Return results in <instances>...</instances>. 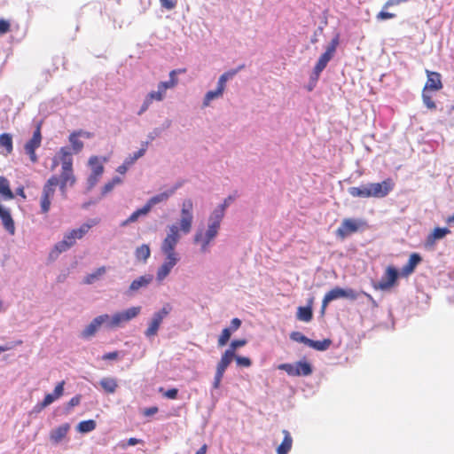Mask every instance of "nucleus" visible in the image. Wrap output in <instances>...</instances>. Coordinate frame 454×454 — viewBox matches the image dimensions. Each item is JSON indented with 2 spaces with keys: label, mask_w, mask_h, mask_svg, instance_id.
<instances>
[{
  "label": "nucleus",
  "mask_w": 454,
  "mask_h": 454,
  "mask_svg": "<svg viewBox=\"0 0 454 454\" xmlns=\"http://www.w3.org/2000/svg\"><path fill=\"white\" fill-rule=\"evenodd\" d=\"M70 429V425L65 423L51 432L50 438L55 443L61 442L67 434Z\"/></svg>",
  "instance_id": "22"
},
{
  "label": "nucleus",
  "mask_w": 454,
  "mask_h": 454,
  "mask_svg": "<svg viewBox=\"0 0 454 454\" xmlns=\"http://www.w3.org/2000/svg\"><path fill=\"white\" fill-rule=\"evenodd\" d=\"M99 385L106 394H114L118 387V381L115 378L105 377L100 380Z\"/></svg>",
  "instance_id": "25"
},
{
  "label": "nucleus",
  "mask_w": 454,
  "mask_h": 454,
  "mask_svg": "<svg viewBox=\"0 0 454 454\" xmlns=\"http://www.w3.org/2000/svg\"><path fill=\"white\" fill-rule=\"evenodd\" d=\"M97 317H102V322H101V325L108 328V329H114V327H112L111 325V320H112V316H109L108 314H103V315H100V316H98Z\"/></svg>",
  "instance_id": "50"
},
{
  "label": "nucleus",
  "mask_w": 454,
  "mask_h": 454,
  "mask_svg": "<svg viewBox=\"0 0 454 454\" xmlns=\"http://www.w3.org/2000/svg\"><path fill=\"white\" fill-rule=\"evenodd\" d=\"M171 306L166 304L160 310L154 313L148 328L145 330V334L146 337L151 338L157 334L162 320L169 314Z\"/></svg>",
  "instance_id": "10"
},
{
  "label": "nucleus",
  "mask_w": 454,
  "mask_h": 454,
  "mask_svg": "<svg viewBox=\"0 0 454 454\" xmlns=\"http://www.w3.org/2000/svg\"><path fill=\"white\" fill-rule=\"evenodd\" d=\"M222 221L219 220V216L209 215L207 229L198 230L194 236V242L200 245V250L202 253L208 251L209 244L217 236Z\"/></svg>",
  "instance_id": "2"
},
{
  "label": "nucleus",
  "mask_w": 454,
  "mask_h": 454,
  "mask_svg": "<svg viewBox=\"0 0 454 454\" xmlns=\"http://www.w3.org/2000/svg\"><path fill=\"white\" fill-rule=\"evenodd\" d=\"M395 15L391 12L381 11L377 14V19L380 20L393 19Z\"/></svg>",
  "instance_id": "54"
},
{
  "label": "nucleus",
  "mask_w": 454,
  "mask_h": 454,
  "mask_svg": "<svg viewBox=\"0 0 454 454\" xmlns=\"http://www.w3.org/2000/svg\"><path fill=\"white\" fill-rule=\"evenodd\" d=\"M395 186V183L391 178H387L381 183L369 184L371 197L384 198L386 197Z\"/></svg>",
  "instance_id": "13"
},
{
  "label": "nucleus",
  "mask_w": 454,
  "mask_h": 454,
  "mask_svg": "<svg viewBox=\"0 0 454 454\" xmlns=\"http://www.w3.org/2000/svg\"><path fill=\"white\" fill-rule=\"evenodd\" d=\"M313 313L310 307H299L297 310V318L303 322H309L312 319Z\"/></svg>",
  "instance_id": "40"
},
{
  "label": "nucleus",
  "mask_w": 454,
  "mask_h": 454,
  "mask_svg": "<svg viewBox=\"0 0 454 454\" xmlns=\"http://www.w3.org/2000/svg\"><path fill=\"white\" fill-rule=\"evenodd\" d=\"M426 74L427 76V80L424 86V90L438 91L442 89L443 85L442 82V75L440 73L426 69Z\"/></svg>",
  "instance_id": "16"
},
{
  "label": "nucleus",
  "mask_w": 454,
  "mask_h": 454,
  "mask_svg": "<svg viewBox=\"0 0 454 454\" xmlns=\"http://www.w3.org/2000/svg\"><path fill=\"white\" fill-rule=\"evenodd\" d=\"M207 450V444H203L195 454H206Z\"/></svg>",
  "instance_id": "64"
},
{
  "label": "nucleus",
  "mask_w": 454,
  "mask_h": 454,
  "mask_svg": "<svg viewBox=\"0 0 454 454\" xmlns=\"http://www.w3.org/2000/svg\"><path fill=\"white\" fill-rule=\"evenodd\" d=\"M150 211L147 209L145 206H144L141 208L137 209L134 211L126 220H124L121 223V227H125L129 225L131 223H135L137 221L138 217L141 215H146Z\"/></svg>",
  "instance_id": "32"
},
{
  "label": "nucleus",
  "mask_w": 454,
  "mask_h": 454,
  "mask_svg": "<svg viewBox=\"0 0 454 454\" xmlns=\"http://www.w3.org/2000/svg\"><path fill=\"white\" fill-rule=\"evenodd\" d=\"M0 195L4 200H12L14 198L9 181L4 176H0Z\"/></svg>",
  "instance_id": "33"
},
{
  "label": "nucleus",
  "mask_w": 454,
  "mask_h": 454,
  "mask_svg": "<svg viewBox=\"0 0 454 454\" xmlns=\"http://www.w3.org/2000/svg\"><path fill=\"white\" fill-rule=\"evenodd\" d=\"M278 369L293 377L309 376L313 372L311 364L306 361H299L295 364H281L278 366Z\"/></svg>",
  "instance_id": "7"
},
{
  "label": "nucleus",
  "mask_w": 454,
  "mask_h": 454,
  "mask_svg": "<svg viewBox=\"0 0 454 454\" xmlns=\"http://www.w3.org/2000/svg\"><path fill=\"white\" fill-rule=\"evenodd\" d=\"M94 224H96L95 222L92 223H83L78 229L72 230L64 236L61 241L55 245L54 249L59 254L68 250L75 244L76 239H81Z\"/></svg>",
  "instance_id": "3"
},
{
  "label": "nucleus",
  "mask_w": 454,
  "mask_h": 454,
  "mask_svg": "<svg viewBox=\"0 0 454 454\" xmlns=\"http://www.w3.org/2000/svg\"><path fill=\"white\" fill-rule=\"evenodd\" d=\"M79 136L76 134L75 131L72 132L69 135L68 140L71 144L70 151L74 154L79 153L83 149V142L79 139Z\"/></svg>",
  "instance_id": "30"
},
{
  "label": "nucleus",
  "mask_w": 454,
  "mask_h": 454,
  "mask_svg": "<svg viewBox=\"0 0 454 454\" xmlns=\"http://www.w3.org/2000/svg\"><path fill=\"white\" fill-rule=\"evenodd\" d=\"M223 374H224L223 372L216 370L215 375V379H214V382H213V387L215 389L219 388L221 381H222V379L223 377Z\"/></svg>",
  "instance_id": "51"
},
{
  "label": "nucleus",
  "mask_w": 454,
  "mask_h": 454,
  "mask_svg": "<svg viewBox=\"0 0 454 454\" xmlns=\"http://www.w3.org/2000/svg\"><path fill=\"white\" fill-rule=\"evenodd\" d=\"M235 355H232L231 351L225 350L224 353L222 355V357L220 361L218 362L216 365V370L221 372H225V370L228 368L231 361L234 359Z\"/></svg>",
  "instance_id": "31"
},
{
  "label": "nucleus",
  "mask_w": 454,
  "mask_h": 454,
  "mask_svg": "<svg viewBox=\"0 0 454 454\" xmlns=\"http://www.w3.org/2000/svg\"><path fill=\"white\" fill-rule=\"evenodd\" d=\"M11 29V25L9 21L0 19V35L6 34Z\"/></svg>",
  "instance_id": "52"
},
{
  "label": "nucleus",
  "mask_w": 454,
  "mask_h": 454,
  "mask_svg": "<svg viewBox=\"0 0 454 454\" xmlns=\"http://www.w3.org/2000/svg\"><path fill=\"white\" fill-rule=\"evenodd\" d=\"M178 260V256H166V261L158 269L157 279L159 281H162L169 274L173 267L177 263Z\"/></svg>",
  "instance_id": "18"
},
{
  "label": "nucleus",
  "mask_w": 454,
  "mask_h": 454,
  "mask_svg": "<svg viewBox=\"0 0 454 454\" xmlns=\"http://www.w3.org/2000/svg\"><path fill=\"white\" fill-rule=\"evenodd\" d=\"M244 67V66H239L237 69H231L225 73H223L218 79V82L223 87H226V82L228 80L233 78L237 73L241 70Z\"/></svg>",
  "instance_id": "43"
},
{
  "label": "nucleus",
  "mask_w": 454,
  "mask_h": 454,
  "mask_svg": "<svg viewBox=\"0 0 454 454\" xmlns=\"http://www.w3.org/2000/svg\"><path fill=\"white\" fill-rule=\"evenodd\" d=\"M137 160V157H135L134 155H130L129 157H128L124 162L129 167L131 166L135 161Z\"/></svg>",
  "instance_id": "63"
},
{
  "label": "nucleus",
  "mask_w": 454,
  "mask_h": 454,
  "mask_svg": "<svg viewBox=\"0 0 454 454\" xmlns=\"http://www.w3.org/2000/svg\"><path fill=\"white\" fill-rule=\"evenodd\" d=\"M128 168H129V166L125 162H123L121 166L118 167L117 172L123 175L126 173Z\"/></svg>",
  "instance_id": "62"
},
{
  "label": "nucleus",
  "mask_w": 454,
  "mask_h": 454,
  "mask_svg": "<svg viewBox=\"0 0 454 454\" xmlns=\"http://www.w3.org/2000/svg\"><path fill=\"white\" fill-rule=\"evenodd\" d=\"M59 164H61V173L59 177L60 180V192L66 196L67 186H73L76 178L73 168V157L69 147H61L58 155L52 160L51 169H54Z\"/></svg>",
  "instance_id": "1"
},
{
  "label": "nucleus",
  "mask_w": 454,
  "mask_h": 454,
  "mask_svg": "<svg viewBox=\"0 0 454 454\" xmlns=\"http://www.w3.org/2000/svg\"><path fill=\"white\" fill-rule=\"evenodd\" d=\"M420 262L421 256L419 254H411L408 260V262L402 269V274L403 276L411 275Z\"/></svg>",
  "instance_id": "23"
},
{
  "label": "nucleus",
  "mask_w": 454,
  "mask_h": 454,
  "mask_svg": "<svg viewBox=\"0 0 454 454\" xmlns=\"http://www.w3.org/2000/svg\"><path fill=\"white\" fill-rule=\"evenodd\" d=\"M180 229L176 224H172L168 228V232L162 241L161 251L166 256H177L175 247L180 239Z\"/></svg>",
  "instance_id": "6"
},
{
  "label": "nucleus",
  "mask_w": 454,
  "mask_h": 454,
  "mask_svg": "<svg viewBox=\"0 0 454 454\" xmlns=\"http://www.w3.org/2000/svg\"><path fill=\"white\" fill-rule=\"evenodd\" d=\"M340 43V35L337 34L330 42L328 46L326 47L325 51L320 56L317 60L313 74L315 75V79H317L321 74V72L325 68L328 62L333 59L336 49Z\"/></svg>",
  "instance_id": "5"
},
{
  "label": "nucleus",
  "mask_w": 454,
  "mask_h": 454,
  "mask_svg": "<svg viewBox=\"0 0 454 454\" xmlns=\"http://www.w3.org/2000/svg\"><path fill=\"white\" fill-rule=\"evenodd\" d=\"M178 389L170 388L163 393V395L168 399H176L177 397Z\"/></svg>",
  "instance_id": "53"
},
{
  "label": "nucleus",
  "mask_w": 454,
  "mask_h": 454,
  "mask_svg": "<svg viewBox=\"0 0 454 454\" xmlns=\"http://www.w3.org/2000/svg\"><path fill=\"white\" fill-rule=\"evenodd\" d=\"M246 344L247 340L245 339L234 340L231 342L230 347L226 350L231 351L232 355H235L236 349L244 347Z\"/></svg>",
  "instance_id": "47"
},
{
  "label": "nucleus",
  "mask_w": 454,
  "mask_h": 454,
  "mask_svg": "<svg viewBox=\"0 0 454 454\" xmlns=\"http://www.w3.org/2000/svg\"><path fill=\"white\" fill-rule=\"evenodd\" d=\"M158 411H159L158 407L153 406V407L145 409L143 413L145 416H152V415L156 414L158 412Z\"/></svg>",
  "instance_id": "59"
},
{
  "label": "nucleus",
  "mask_w": 454,
  "mask_h": 454,
  "mask_svg": "<svg viewBox=\"0 0 454 454\" xmlns=\"http://www.w3.org/2000/svg\"><path fill=\"white\" fill-rule=\"evenodd\" d=\"M241 325V320L239 318H233L231 322V325L229 328H231V332L237 331Z\"/></svg>",
  "instance_id": "56"
},
{
  "label": "nucleus",
  "mask_w": 454,
  "mask_h": 454,
  "mask_svg": "<svg viewBox=\"0 0 454 454\" xmlns=\"http://www.w3.org/2000/svg\"><path fill=\"white\" fill-rule=\"evenodd\" d=\"M89 164L91 167V173L96 176H102L104 172V166L100 163L98 157L92 156L89 160Z\"/></svg>",
  "instance_id": "39"
},
{
  "label": "nucleus",
  "mask_w": 454,
  "mask_h": 454,
  "mask_svg": "<svg viewBox=\"0 0 454 454\" xmlns=\"http://www.w3.org/2000/svg\"><path fill=\"white\" fill-rule=\"evenodd\" d=\"M186 70L183 69H174L169 73V80L167 82H160L158 84V87L166 94L167 90L175 88L178 83V78L176 75L178 74L184 73Z\"/></svg>",
  "instance_id": "20"
},
{
  "label": "nucleus",
  "mask_w": 454,
  "mask_h": 454,
  "mask_svg": "<svg viewBox=\"0 0 454 454\" xmlns=\"http://www.w3.org/2000/svg\"><path fill=\"white\" fill-rule=\"evenodd\" d=\"M340 298H348L351 300H356L357 298V294L353 289H342L340 287H335L327 292L322 301L321 306V313L324 314L328 304L336 299Z\"/></svg>",
  "instance_id": "8"
},
{
  "label": "nucleus",
  "mask_w": 454,
  "mask_h": 454,
  "mask_svg": "<svg viewBox=\"0 0 454 454\" xmlns=\"http://www.w3.org/2000/svg\"><path fill=\"white\" fill-rule=\"evenodd\" d=\"M141 311V308L131 307L124 311L116 312L112 316L111 325L114 328L121 327L124 323L135 318Z\"/></svg>",
  "instance_id": "11"
},
{
  "label": "nucleus",
  "mask_w": 454,
  "mask_h": 454,
  "mask_svg": "<svg viewBox=\"0 0 454 454\" xmlns=\"http://www.w3.org/2000/svg\"><path fill=\"white\" fill-rule=\"evenodd\" d=\"M76 134L81 137H85V138H90L93 137V134L89 132V131H85V130H82V129H79V130H75Z\"/></svg>",
  "instance_id": "60"
},
{
  "label": "nucleus",
  "mask_w": 454,
  "mask_h": 454,
  "mask_svg": "<svg viewBox=\"0 0 454 454\" xmlns=\"http://www.w3.org/2000/svg\"><path fill=\"white\" fill-rule=\"evenodd\" d=\"M106 271V268L105 266L99 267L94 271L87 275L83 280L84 284L90 285L93 284L97 279L102 277Z\"/></svg>",
  "instance_id": "37"
},
{
  "label": "nucleus",
  "mask_w": 454,
  "mask_h": 454,
  "mask_svg": "<svg viewBox=\"0 0 454 454\" xmlns=\"http://www.w3.org/2000/svg\"><path fill=\"white\" fill-rule=\"evenodd\" d=\"M332 344V340L330 339H325L323 340H310L309 343V347L319 350V351H325L329 348V347Z\"/></svg>",
  "instance_id": "38"
},
{
  "label": "nucleus",
  "mask_w": 454,
  "mask_h": 454,
  "mask_svg": "<svg viewBox=\"0 0 454 454\" xmlns=\"http://www.w3.org/2000/svg\"><path fill=\"white\" fill-rule=\"evenodd\" d=\"M153 280V276H141L138 278L133 280L129 286L131 291H137L141 287H145L149 285Z\"/></svg>",
  "instance_id": "34"
},
{
  "label": "nucleus",
  "mask_w": 454,
  "mask_h": 454,
  "mask_svg": "<svg viewBox=\"0 0 454 454\" xmlns=\"http://www.w3.org/2000/svg\"><path fill=\"white\" fill-rule=\"evenodd\" d=\"M192 210V200L191 199L184 200L182 203L181 219L179 222V229L184 234L189 233L192 230L193 221Z\"/></svg>",
  "instance_id": "9"
},
{
  "label": "nucleus",
  "mask_w": 454,
  "mask_h": 454,
  "mask_svg": "<svg viewBox=\"0 0 454 454\" xmlns=\"http://www.w3.org/2000/svg\"><path fill=\"white\" fill-rule=\"evenodd\" d=\"M224 90L225 87L217 82V88L215 90H209L206 93L203 100V106H208L212 100L221 98Z\"/></svg>",
  "instance_id": "26"
},
{
  "label": "nucleus",
  "mask_w": 454,
  "mask_h": 454,
  "mask_svg": "<svg viewBox=\"0 0 454 454\" xmlns=\"http://www.w3.org/2000/svg\"><path fill=\"white\" fill-rule=\"evenodd\" d=\"M60 186V180L56 175L51 176L44 184L40 198V208L42 214H48L51 209V200L55 195L56 186Z\"/></svg>",
  "instance_id": "4"
},
{
  "label": "nucleus",
  "mask_w": 454,
  "mask_h": 454,
  "mask_svg": "<svg viewBox=\"0 0 454 454\" xmlns=\"http://www.w3.org/2000/svg\"><path fill=\"white\" fill-rule=\"evenodd\" d=\"M290 338L294 341L303 343V344L308 345V346H309V340H310V339H309L308 337H306L305 335H303L300 332H293V333H291Z\"/></svg>",
  "instance_id": "45"
},
{
  "label": "nucleus",
  "mask_w": 454,
  "mask_h": 454,
  "mask_svg": "<svg viewBox=\"0 0 454 454\" xmlns=\"http://www.w3.org/2000/svg\"><path fill=\"white\" fill-rule=\"evenodd\" d=\"M165 97L166 94L157 86L156 91L153 90L146 95L137 114L141 115L145 111H147V109L150 107L153 101H162L165 98Z\"/></svg>",
  "instance_id": "17"
},
{
  "label": "nucleus",
  "mask_w": 454,
  "mask_h": 454,
  "mask_svg": "<svg viewBox=\"0 0 454 454\" xmlns=\"http://www.w3.org/2000/svg\"><path fill=\"white\" fill-rule=\"evenodd\" d=\"M348 192L349 195L354 198H370L371 197L369 184L366 185H361L359 187H355V186L349 187L348 189Z\"/></svg>",
  "instance_id": "29"
},
{
  "label": "nucleus",
  "mask_w": 454,
  "mask_h": 454,
  "mask_svg": "<svg viewBox=\"0 0 454 454\" xmlns=\"http://www.w3.org/2000/svg\"><path fill=\"white\" fill-rule=\"evenodd\" d=\"M41 143V127L38 125L36 129L34 131L33 137L24 145L25 152L29 156V159L33 163H36L38 161L35 150L40 147Z\"/></svg>",
  "instance_id": "12"
},
{
  "label": "nucleus",
  "mask_w": 454,
  "mask_h": 454,
  "mask_svg": "<svg viewBox=\"0 0 454 454\" xmlns=\"http://www.w3.org/2000/svg\"><path fill=\"white\" fill-rule=\"evenodd\" d=\"M175 192L174 189L163 192L161 193L156 194L150 198L148 201L145 204L149 211L153 208L156 204L165 202L168 200V198Z\"/></svg>",
  "instance_id": "21"
},
{
  "label": "nucleus",
  "mask_w": 454,
  "mask_h": 454,
  "mask_svg": "<svg viewBox=\"0 0 454 454\" xmlns=\"http://www.w3.org/2000/svg\"><path fill=\"white\" fill-rule=\"evenodd\" d=\"M160 5L166 10H173L177 4V0H160Z\"/></svg>",
  "instance_id": "49"
},
{
  "label": "nucleus",
  "mask_w": 454,
  "mask_h": 454,
  "mask_svg": "<svg viewBox=\"0 0 454 454\" xmlns=\"http://www.w3.org/2000/svg\"><path fill=\"white\" fill-rule=\"evenodd\" d=\"M97 427L96 421L93 419H88L81 421L78 424L77 429L80 433H89L93 431Z\"/></svg>",
  "instance_id": "42"
},
{
  "label": "nucleus",
  "mask_w": 454,
  "mask_h": 454,
  "mask_svg": "<svg viewBox=\"0 0 454 454\" xmlns=\"http://www.w3.org/2000/svg\"><path fill=\"white\" fill-rule=\"evenodd\" d=\"M81 402V395H77L70 399V401L67 403L68 408H73L74 406H77L80 404Z\"/></svg>",
  "instance_id": "57"
},
{
  "label": "nucleus",
  "mask_w": 454,
  "mask_h": 454,
  "mask_svg": "<svg viewBox=\"0 0 454 454\" xmlns=\"http://www.w3.org/2000/svg\"><path fill=\"white\" fill-rule=\"evenodd\" d=\"M231 328H224L219 338H218V346L219 347H223L227 344V342L229 341L231 336Z\"/></svg>",
  "instance_id": "44"
},
{
  "label": "nucleus",
  "mask_w": 454,
  "mask_h": 454,
  "mask_svg": "<svg viewBox=\"0 0 454 454\" xmlns=\"http://www.w3.org/2000/svg\"><path fill=\"white\" fill-rule=\"evenodd\" d=\"M427 91V90H424L422 91L423 103L428 109L434 110L436 108V105L434 102V100L432 99V97Z\"/></svg>",
  "instance_id": "46"
},
{
  "label": "nucleus",
  "mask_w": 454,
  "mask_h": 454,
  "mask_svg": "<svg viewBox=\"0 0 454 454\" xmlns=\"http://www.w3.org/2000/svg\"><path fill=\"white\" fill-rule=\"evenodd\" d=\"M284 434V439L281 442V444L277 448V453L278 454H287L293 445V438L290 434V433L287 430L282 431Z\"/></svg>",
  "instance_id": "27"
},
{
  "label": "nucleus",
  "mask_w": 454,
  "mask_h": 454,
  "mask_svg": "<svg viewBox=\"0 0 454 454\" xmlns=\"http://www.w3.org/2000/svg\"><path fill=\"white\" fill-rule=\"evenodd\" d=\"M119 356V353L117 351L108 352L103 355V360H115Z\"/></svg>",
  "instance_id": "55"
},
{
  "label": "nucleus",
  "mask_w": 454,
  "mask_h": 454,
  "mask_svg": "<svg viewBox=\"0 0 454 454\" xmlns=\"http://www.w3.org/2000/svg\"><path fill=\"white\" fill-rule=\"evenodd\" d=\"M151 254L150 247L148 245H141L136 249L135 255L139 261L145 262Z\"/></svg>",
  "instance_id": "41"
},
{
  "label": "nucleus",
  "mask_w": 454,
  "mask_h": 454,
  "mask_svg": "<svg viewBox=\"0 0 454 454\" xmlns=\"http://www.w3.org/2000/svg\"><path fill=\"white\" fill-rule=\"evenodd\" d=\"M398 279V271L393 266L387 267L384 276L381 280L374 285L375 289L382 291L389 290L392 288Z\"/></svg>",
  "instance_id": "14"
},
{
  "label": "nucleus",
  "mask_w": 454,
  "mask_h": 454,
  "mask_svg": "<svg viewBox=\"0 0 454 454\" xmlns=\"http://www.w3.org/2000/svg\"><path fill=\"white\" fill-rule=\"evenodd\" d=\"M100 176H96L95 174L91 173L88 178V184L90 187H93L98 183Z\"/></svg>",
  "instance_id": "58"
},
{
  "label": "nucleus",
  "mask_w": 454,
  "mask_h": 454,
  "mask_svg": "<svg viewBox=\"0 0 454 454\" xmlns=\"http://www.w3.org/2000/svg\"><path fill=\"white\" fill-rule=\"evenodd\" d=\"M64 385H65V381L64 380L60 381L55 387L53 393L45 395L43 400L39 404L40 409H43V408L49 406L55 400L59 399L60 396H62L63 392H64Z\"/></svg>",
  "instance_id": "19"
},
{
  "label": "nucleus",
  "mask_w": 454,
  "mask_h": 454,
  "mask_svg": "<svg viewBox=\"0 0 454 454\" xmlns=\"http://www.w3.org/2000/svg\"><path fill=\"white\" fill-rule=\"evenodd\" d=\"M359 229V223L352 218H345L340 226L336 230V235L344 239L350 234L356 232Z\"/></svg>",
  "instance_id": "15"
},
{
  "label": "nucleus",
  "mask_w": 454,
  "mask_h": 454,
  "mask_svg": "<svg viewBox=\"0 0 454 454\" xmlns=\"http://www.w3.org/2000/svg\"><path fill=\"white\" fill-rule=\"evenodd\" d=\"M0 147L4 148L6 154L12 153L13 150L12 137L9 133H3L0 135Z\"/></svg>",
  "instance_id": "35"
},
{
  "label": "nucleus",
  "mask_w": 454,
  "mask_h": 454,
  "mask_svg": "<svg viewBox=\"0 0 454 454\" xmlns=\"http://www.w3.org/2000/svg\"><path fill=\"white\" fill-rule=\"evenodd\" d=\"M234 358L239 366L249 367L252 364L251 359L248 357L235 356Z\"/></svg>",
  "instance_id": "48"
},
{
  "label": "nucleus",
  "mask_w": 454,
  "mask_h": 454,
  "mask_svg": "<svg viewBox=\"0 0 454 454\" xmlns=\"http://www.w3.org/2000/svg\"><path fill=\"white\" fill-rule=\"evenodd\" d=\"M114 187V183L108 182L103 187V193L106 194L113 190Z\"/></svg>",
  "instance_id": "61"
},
{
  "label": "nucleus",
  "mask_w": 454,
  "mask_h": 454,
  "mask_svg": "<svg viewBox=\"0 0 454 454\" xmlns=\"http://www.w3.org/2000/svg\"><path fill=\"white\" fill-rule=\"evenodd\" d=\"M450 231L448 228L436 227L433 232L427 238V244L433 246L437 239L444 238L447 234H450Z\"/></svg>",
  "instance_id": "28"
},
{
  "label": "nucleus",
  "mask_w": 454,
  "mask_h": 454,
  "mask_svg": "<svg viewBox=\"0 0 454 454\" xmlns=\"http://www.w3.org/2000/svg\"><path fill=\"white\" fill-rule=\"evenodd\" d=\"M102 317H95L82 331V336L83 338H90L96 334L101 325Z\"/></svg>",
  "instance_id": "24"
},
{
  "label": "nucleus",
  "mask_w": 454,
  "mask_h": 454,
  "mask_svg": "<svg viewBox=\"0 0 454 454\" xmlns=\"http://www.w3.org/2000/svg\"><path fill=\"white\" fill-rule=\"evenodd\" d=\"M234 200V197L229 196L226 198L222 204H220L212 213L211 215L219 216V220H223L225 215L226 208L230 206L231 202Z\"/></svg>",
  "instance_id": "36"
}]
</instances>
